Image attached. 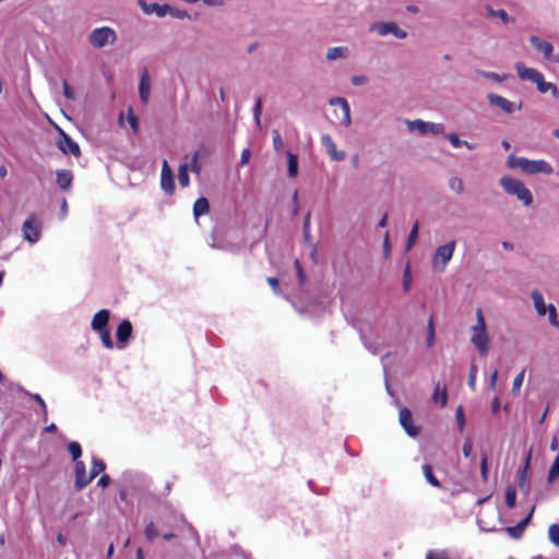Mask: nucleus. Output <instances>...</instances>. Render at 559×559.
I'll return each mask as SVG.
<instances>
[{
  "label": "nucleus",
  "mask_w": 559,
  "mask_h": 559,
  "mask_svg": "<svg viewBox=\"0 0 559 559\" xmlns=\"http://www.w3.org/2000/svg\"><path fill=\"white\" fill-rule=\"evenodd\" d=\"M507 166L509 168H519L525 174H546L550 175L554 169L549 163L543 159L531 160L525 157H518L515 155H509L507 158Z\"/></svg>",
  "instance_id": "obj_1"
},
{
  "label": "nucleus",
  "mask_w": 559,
  "mask_h": 559,
  "mask_svg": "<svg viewBox=\"0 0 559 559\" xmlns=\"http://www.w3.org/2000/svg\"><path fill=\"white\" fill-rule=\"evenodd\" d=\"M471 342L474 344L481 356H487L490 341L480 308L476 309V324L472 326Z\"/></svg>",
  "instance_id": "obj_2"
},
{
  "label": "nucleus",
  "mask_w": 559,
  "mask_h": 559,
  "mask_svg": "<svg viewBox=\"0 0 559 559\" xmlns=\"http://www.w3.org/2000/svg\"><path fill=\"white\" fill-rule=\"evenodd\" d=\"M500 185L508 194L516 195L525 205L533 203L532 193L522 181L504 176L500 179Z\"/></svg>",
  "instance_id": "obj_3"
},
{
  "label": "nucleus",
  "mask_w": 559,
  "mask_h": 559,
  "mask_svg": "<svg viewBox=\"0 0 559 559\" xmlns=\"http://www.w3.org/2000/svg\"><path fill=\"white\" fill-rule=\"evenodd\" d=\"M455 245V240H451L436 249L432 258V267L435 271L443 272L445 270L447 264L453 257Z\"/></svg>",
  "instance_id": "obj_4"
},
{
  "label": "nucleus",
  "mask_w": 559,
  "mask_h": 559,
  "mask_svg": "<svg viewBox=\"0 0 559 559\" xmlns=\"http://www.w3.org/2000/svg\"><path fill=\"white\" fill-rule=\"evenodd\" d=\"M117 40L116 32L109 26L94 28L88 35L90 44L95 48H103Z\"/></svg>",
  "instance_id": "obj_5"
},
{
  "label": "nucleus",
  "mask_w": 559,
  "mask_h": 559,
  "mask_svg": "<svg viewBox=\"0 0 559 559\" xmlns=\"http://www.w3.org/2000/svg\"><path fill=\"white\" fill-rule=\"evenodd\" d=\"M58 131L59 139L57 141V147L64 154H71L74 157H80L82 153L79 144L61 128H58Z\"/></svg>",
  "instance_id": "obj_6"
},
{
  "label": "nucleus",
  "mask_w": 559,
  "mask_h": 559,
  "mask_svg": "<svg viewBox=\"0 0 559 559\" xmlns=\"http://www.w3.org/2000/svg\"><path fill=\"white\" fill-rule=\"evenodd\" d=\"M22 231L24 238L35 243L40 238V223L36 219L35 215H29L22 225Z\"/></svg>",
  "instance_id": "obj_7"
},
{
  "label": "nucleus",
  "mask_w": 559,
  "mask_h": 559,
  "mask_svg": "<svg viewBox=\"0 0 559 559\" xmlns=\"http://www.w3.org/2000/svg\"><path fill=\"white\" fill-rule=\"evenodd\" d=\"M407 127L408 130H417L420 134H441L444 131V126L442 123L425 122L420 119L407 121Z\"/></svg>",
  "instance_id": "obj_8"
},
{
  "label": "nucleus",
  "mask_w": 559,
  "mask_h": 559,
  "mask_svg": "<svg viewBox=\"0 0 559 559\" xmlns=\"http://www.w3.org/2000/svg\"><path fill=\"white\" fill-rule=\"evenodd\" d=\"M371 29L377 31L380 36H385L388 34L394 35L396 38H405L406 32L397 26L395 22H380L374 23L371 26Z\"/></svg>",
  "instance_id": "obj_9"
},
{
  "label": "nucleus",
  "mask_w": 559,
  "mask_h": 559,
  "mask_svg": "<svg viewBox=\"0 0 559 559\" xmlns=\"http://www.w3.org/2000/svg\"><path fill=\"white\" fill-rule=\"evenodd\" d=\"M399 421L408 436L417 437L419 435V428L414 424L412 412L407 407L400 409Z\"/></svg>",
  "instance_id": "obj_10"
},
{
  "label": "nucleus",
  "mask_w": 559,
  "mask_h": 559,
  "mask_svg": "<svg viewBox=\"0 0 559 559\" xmlns=\"http://www.w3.org/2000/svg\"><path fill=\"white\" fill-rule=\"evenodd\" d=\"M160 187L168 194L175 192L174 174L166 159L162 163Z\"/></svg>",
  "instance_id": "obj_11"
},
{
  "label": "nucleus",
  "mask_w": 559,
  "mask_h": 559,
  "mask_svg": "<svg viewBox=\"0 0 559 559\" xmlns=\"http://www.w3.org/2000/svg\"><path fill=\"white\" fill-rule=\"evenodd\" d=\"M515 69L519 78L522 81H530L537 85V82H540V80L544 78V74L540 71L534 68H527L522 62H516Z\"/></svg>",
  "instance_id": "obj_12"
},
{
  "label": "nucleus",
  "mask_w": 559,
  "mask_h": 559,
  "mask_svg": "<svg viewBox=\"0 0 559 559\" xmlns=\"http://www.w3.org/2000/svg\"><path fill=\"white\" fill-rule=\"evenodd\" d=\"M74 474H75L74 484H75L76 490H82L92 481L91 475L86 474V467H85L84 462H82V461L75 462Z\"/></svg>",
  "instance_id": "obj_13"
},
{
  "label": "nucleus",
  "mask_w": 559,
  "mask_h": 559,
  "mask_svg": "<svg viewBox=\"0 0 559 559\" xmlns=\"http://www.w3.org/2000/svg\"><path fill=\"white\" fill-rule=\"evenodd\" d=\"M530 43L536 51L543 53L545 59H547V60L551 59L552 51H554V47H552L551 43L543 40L535 35L530 37Z\"/></svg>",
  "instance_id": "obj_14"
},
{
  "label": "nucleus",
  "mask_w": 559,
  "mask_h": 559,
  "mask_svg": "<svg viewBox=\"0 0 559 559\" xmlns=\"http://www.w3.org/2000/svg\"><path fill=\"white\" fill-rule=\"evenodd\" d=\"M321 143L325 147L328 154L330 155V157L333 160L341 162V160L345 159V157H346L345 152H343V151L338 152L336 150V144L329 134L322 135Z\"/></svg>",
  "instance_id": "obj_15"
},
{
  "label": "nucleus",
  "mask_w": 559,
  "mask_h": 559,
  "mask_svg": "<svg viewBox=\"0 0 559 559\" xmlns=\"http://www.w3.org/2000/svg\"><path fill=\"white\" fill-rule=\"evenodd\" d=\"M330 105L338 106L342 111L341 123L348 127L352 122L350 120V108L347 100L343 97H335L330 99Z\"/></svg>",
  "instance_id": "obj_16"
},
{
  "label": "nucleus",
  "mask_w": 559,
  "mask_h": 559,
  "mask_svg": "<svg viewBox=\"0 0 559 559\" xmlns=\"http://www.w3.org/2000/svg\"><path fill=\"white\" fill-rule=\"evenodd\" d=\"M109 319L110 312L107 309H102L94 314L91 326L95 332L108 329Z\"/></svg>",
  "instance_id": "obj_17"
},
{
  "label": "nucleus",
  "mask_w": 559,
  "mask_h": 559,
  "mask_svg": "<svg viewBox=\"0 0 559 559\" xmlns=\"http://www.w3.org/2000/svg\"><path fill=\"white\" fill-rule=\"evenodd\" d=\"M488 100L491 105L499 107L506 114H512L515 106L512 102L497 94H488Z\"/></svg>",
  "instance_id": "obj_18"
},
{
  "label": "nucleus",
  "mask_w": 559,
  "mask_h": 559,
  "mask_svg": "<svg viewBox=\"0 0 559 559\" xmlns=\"http://www.w3.org/2000/svg\"><path fill=\"white\" fill-rule=\"evenodd\" d=\"M139 3L146 14L155 13L159 17L165 16L170 11L169 4H158L156 2L146 4L143 0H140Z\"/></svg>",
  "instance_id": "obj_19"
},
{
  "label": "nucleus",
  "mask_w": 559,
  "mask_h": 559,
  "mask_svg": "<svg viewBox=\"0 0 559 559\" xmlns=\"http://www.w3.org/2000/svg\"><path fill=\"white\" fill-rule=\"evenodd\" d=\"M534 510H535V508L533 507L531 509L530 513L521 522H519L515 526H509L507 528V532L509 533V535L511 537L518 539V538H520L523 535V532H524L525 527L531 522V519L533 516Z\"/></svg>",
  "instance_id": "obj_20"
},
{
  "label": "nucleus",
  "mask_w": 559,
  "mask_h": 559,
  "mask_svg": "<svg viewBox=\"0 0 559 559\" xmlns=\"http://www.w3.org/2000/svg\"><path fill=\"white\" fill-rule=\"evenodd\" d=\"M133 332V326L129 320H122L117 328L116 336L119 343L124 344L129 341Z\"/></svg>",
  "instance_id": "obj_21"
},
{
  "label": "nucleus",
  "mask_w": 559,
  "mask_h": 559,
  "mask_svg": "<svg viewBox=\"0 0 559 559\" xmlns=\"http://www.w3.org/2000/svg\"><path fill=\"white\" fill-rule=\"evenodd\" d=\"M150 92H151V82H150V75L147 73V71L145 70L141 78H140V83H139V94H140V98L141 100L146 104L148 102V97H150Z\"/></svg>",
  "instance_id": "obj_22"
},
{
  "label": "nucleus",
  "mask_w": 559,
  "mask_h": 559,
  "mask_svg": "<svg viewBox=\"0 0 559 559\" xmlns=\"http://www.w3.org/2000/svg\"><path fill=\"white\" fill-rule=\"evenodd\" d=\"M56 181L61 190H68L73 181V175L70 170L59 169L56 171Z\"/></svg>",
  "instance_id": "obj_23"
},
{
  "label": "nucleus",
  "mask_w": 559,
  "mask_h": 559,
  "mask_svg": "<svg viewBox=\"0 0 559 559\" xmlns=\"http://www.w3.org/2000/svg\"><path fill=\"white\" fill-rule=\"evenodd\" d=\"M432 401L436 404H439L441 407H444L448 403V393H447V386L441 385L440 382H438L435 385L433 394H432Z\"/></svg>",
  "instance_id": "obj_24"
},
{
  "label": "nucleus",
  "mask_w": 559,
  "mask_h": 559,
  "mask_svg": "<svg viewBox=\"0 0 559 559\" xmlns=\"http://www.w3.org/2000/svg\"><path fill=\"white\" fill-rule=\"evenodd\" d=\"M210 212V204L206 198L201 197L193 204V215L198 218Z\"/></svg>",
  "instance_id": "obj_25"
},
{
  "label": "nucleus",
  "mask_w": 559,
  "mask_h": 559,
  "mask_svg": "<svg viewBox=\"0 0 559 559\" xmlns=\"http://www.w3.org/2000/svg\"><path fill=\"white\" fill-rule=\"evenodd\" d=\"M532 300L538 316H545L547 306L545 305L544 297L538 290H533Z\"/></svg>",
  "instance_id": "obj_26"
},
{
  "label": "nucleus",
  "mask_w": 559,
  "mask_h": 559,
  "mask_svg": "<svg viewBox=\"0 0 559 559\" xmlns=\"http://www.w3.org/2000/svg\"><path fill=\"white\" fill-rule=\"evenodd\" d=\"M536 88L539 93L550 92L555 98H559V90L557 86L550 82H546L545 78H543L540 82H537Z\"/></svg>",
  "instance_id": "obj_27"
},
{
  "label": "nucleus",
  "mask_w": 559,
  "mask_h": 559,
  "mask_svg": "<svg viewBox=\"0 0 559 559\" xmlns=\"http://www.w3.org/2000/svg\"><path fill=\"white\" fill-rule=\"evenodd\" d=\"M287 174L289 177L295 178L298 175V158L297 155L287 152Z\"/></svg>",
  "instance_id": "obj_28"
},
{
  "label": "nucleus",
  "mask_w": 559,
  "mask_h": 559,
  "mask_svg": "<svg viewBox=\"0 0 559 559\" xmlns=\"http://www.w3.org/2000/svg\"><path fill=\"white\" fill-rule=\"evenodd\" d=\"M423 473L426 478V480L436 488H441L440 480L435 476L432 466L430 464H424L423 465Z\"/></svg>",
  "instance_id": "obj_29"
},
{
  "label": "nucleus",
  "mask_w": 559,
  "mask_h": 559,
  "mask_svg": "<svg viewBox=\"0 0 559 559\" xmlns=\"http://www.w3.org/2000/svg\"><path fill=\"white\" fill-rule=\"evenodd\" d=\"M310 217H311V214H310V212H308L304 218V226H302L304 240L308 247L313 246V243L311 242Z\"/></svg>",
  "instance_id": "obj_30"
},
{
  "label": "nucleus",
  "mask_w": 559,
  "mask_h": 559,
  "mask_svg": "<svg viewBox=\"0 0 559 559\" xmlns=\"http://www.w3.org/2000/svg\"><path fill=\"white\" fill-rule=\"evenodd\" d=\"M188 170H189V168H188L187 164H182V165L179 166V169H178V181H179L181 187H188L189 186L190 178H189Z\"/></svg>",
  "instance_id": "obj_31"
},
{
  "label": "nucleus",
  "mask_w": 559,
  "mask_h": 559,
  "mask_svg": "<svg viewBox=\"0 0 559 559\" xmlns=\"http://www.w3.org/2000/svg\"><path fill=\"white\" fill-rule=\"evenodd\" d=\"M106 469V464L98 459H93L92 462V468H91V478L92 480L100 473H103Z\"/></svg>",
  "instance_id": "obj_32"
},
{
  "label": "nucleus",
  "mask_w": 559,
  "mask_h": 559,
  "mask_svg": "<svg viewBox=\"0 0 559 559\" xmlns=\"http://www.w3.org/2000/svg\"><path fill=\"white\" fill-rule=\"evenodd\" d=\"M346 51H347L346 47H332L326 52V59L332 61L337 58L345 57Z\"/></svg>",
  "instance_id": "obj_33"
},
{
  "label": "nucleus",
  "mask_w": 559,
  "mask_h": 559,
  "mask_svg": "<svg viewBox=\"0 0 559 559\" xmlns=\"http://www.w3.org/2000/svg\"><path fill=\"white\" fill-rule=\"evenodd\" d=\"M506 503L510 509H513L515 507L516 490L513 486H508L506 489Z\"/></svg>",
  "instance_id": "obj_34"
},
{
  "label": "nucleus",
  "mask_w": 559,
  "mask_h": 559,
  "mask_svg": "<svg viewBox=\"0 0 559 559\" xmlns=\"http://www.w3.org/2000/svg\"><path fill=\"white\" fill-rule=\"evenodd\" d=\"M102 340V343L103 345L107 348V349H112L114 348V342L111 340V335H110V331L109 329H105V330H100V331H96Z\"/></svg>",
  "instance_id": "obj_35"
},
{
  "label": "nucleus",
  "mask_w": 559,
  "mask_h": 559,
  "mask_svg": "<svg viewBox=\"0 0 559 559\" xmlns=\"http://www.w3.org/2000/svg\"><path fill=\"white\" fill-rule=\"evenodd\" d=\"M487 12L491 17L500 19L504 24H508L510 22V17H509L508 13L502 9L495 10L488 5Z\"/></svg>",
  "instance_id": "obj_36"
},
{
  "label": "nucleus",
  "mask_w": 559,
  "mask_h": 559,
  "mask_svg": "<svg viewBox=\"0 0 559 559\" xmlns=\"http://www.w3.org/2000/svg\"><path fill=\"white\" fill-rule=\"evenodd\" d=\"M548 537L551 544L559 547V524H551L548 527Z\"/></svg>",
  "instance_id": "obj_37"
},
{
  "label": "nucleus",
  "mask_w": 559,
  "mask_h": 559,
  "mask_svg": "<svg viewBox=\"0 0 559 559\" xmlns=\"http://www.w3.org/2000/svg\"><path fill=\"white\" fill-rule=\"evenodd\" d=\"M418 229H419V224H418V221H416L411 229V233L408 235V238H407V243H406V248L407 250H409L416 242L417 240V237H418Z\"/></svg>",
  "instance_id": "obj_38"
},
{
  "label": "nucleus",
  "mask_w": 559,
  "mask_h": 559,
  "mask_svg": "<svg viewBox=\"0 0 559 559\" xmlns=\"http://www.w3.org/2000/svg\"><path fill=\"white\" fill-rule=\"evenodd\" d=\"M68 450H69V453L71 454L73 461H75V462L82 455V448H81L80 443L76 441H71L68 444Z\"/></svg>",
  "instance_id": "obj_39"
},
{
  "label": "nucleus",
  "mask_w": 559,
  "mask_h": 559,
  "mask_svg": "<svg viewBox=\"0 0 559 559\" xmlns=\"http://www.w3.org/2000/svg\"><path fill=\"white\" fill-rule=\"evenodd\" d=\"M412 284V272H411V265L409 263L406 264L404 272H403V289L404 292H408Z\"/></svg>",
  "instance_id": "obj_40"
},
{
  "label": "nucleus",
  "mask_w": 559,
  "mask_h": 559,
  "mask_svg": "<svg viewBox=\"0 0 559 559\" xmlns=\"http://www.w3.org/2000/svg\"><path fill=\"white\" fill-rule=\"evenodd\" d=\"M480 474L484 483L488 480V455L483 453L480 456Z\"/></svg>",
  "instance_id": "obj_41"
},
{
  "label": "nucleus",
  "mask_w": 559,
  "mask_h": 559,
  "mask_svg": "<svg viewBox=\"0 0 559 559\" xmlns=\"http://www.w3.org/2000/svg\"><path fill=\"white\" fill-rule=\"evenodd\" d=\"M427 333V347H431L435 343V324L432 317L428 320Z\"/></svg>",
  "instance_id": "obj_42"
},
{
  "label": "nucleus",
  "mask_w": 559,
  "mask_h": 559,
  "mask_svg": "<svg viewBox=\"0 0 559 559\" xmlns=\"http://www.w3.org/2000/svg\"><path fill=\"white\" fill-rule=\"evenodd\" d=\"M144 534H145L146 539L150 542L154 540V538L158 536V531L153 522H150L145 526Z\"/></svg>",
  "instance_id": "obj_43"
},
{
  "label": "nucleus",
  "mask_w": 559,
  "mask_h": 559,
  "mask_svg": "<svg viewBox=\"0 0 559 559\" xmlns=\"http://www.w3.org/2000/svg\"><path fill=\"white\" fill-rule=\"evenodd\" d=\"M547 312H548V318H549L550 324L559 329V321L557 319V310L552 304H549L547 306Z\"/></svg>",
  "instance_id": "obj_44"
},
{
  "label": "nucleus",
  "mask_w": 559,
  "mask_h": 559,
  "mask_svg": "<svg viewBox=\"0 0 559 559\" xmlns=\"http://www.w3.org/2000/svg\"><path fill=\"white\" fill-rule=\"evenodd\" d=\"M449 187L451 190L455 191L456 193L463 192V181L459 177L450 178Z\"/></svg>",
  "instance_id": "obj_45"
},
{
  "label": "nucleus",
  "mask_w": 559,
  "mask_h": 559,
  "mask_svg": "<svg viewBox=\"0 0 559 559\" xmlns=\"http://www.w3.org/2000/svg\"><path fill=\"white\" fill-rule=\"evenodd\" d=\"M476 374H477V367L475 364H472L469 367L467 384L471 388V390H473V391L476 388Z\"/></svg>",
  "instance_id": "obj_46"
},
{
  "label": "nucleus",
  "mask_w": 559,
  "mask_h": 559,
  "mask_svg": "<svg viewBox=\"0 0 559 559\" xmlns=\"http://www.w3.org/2000/svg\"><path fill=\"white\" fill-rule=\"evenodd\" d=\"M524 373H525V370L523 369L513 379V382H512V391L513 392H519L520 391V389H521V386L523 384Z\"/></svg>",
  "instance_id": "obj_47"
},
{
  "label": "nucleus",
  "mask_w": 559,
  "mask_h": 559,
  "mask_svg": "<svg viewBox=\"0 0 559 559\" xmlns=\"http://www.w3.org/2000/svg\"><path fill=\"white\" fill-rule=\"evenodd\" d=\"M453 147H461L462 145H468V142L460 140L455 133H449L445 135Z\"/></svg>",
  "instance_id": "obj_48"
},
{
  "label": "nucleus",
  "mask_w": 559,
  "mask_h": 559,
  "mask_svg": "<svg viewBox=\"0 0 559 559\" xmlns=\"http://www.w3.org/2000/svg\"><path fill=\"white\" fill-rule=\"evenodd\" d=\"M426 559H451V558L447 550H440V551H428L426 555Z\"/></svg>",
  "instance_id": "obj_49"
},
{
  "label": "nucleus",
  "mask_w": 559,
  "mask_h": 559,
  "mask_svg": "<svg viewBox=\"0 0 559 559\" xmlns=\"http://www.w3.org/2000/svg\"><path fill=\"white\" fill-rule=\"evenodd\" d=\"M272 142H273V147L275 151L278 152L282 150L284 144H283L282 136L277 130L272 131Z\"/></svg>",
  "instance_id": "obj_50"
},
{
  "label": "nucleus",
  "mask_w": 559,
  "mask_h": 559,
  "mask_svg": "<svg viewBox=\"0 0 559 559\" xmlns=\"http://www.w3.org/2000/svg\"><path fill=\"white\" fill-rule=\"evenodd\" d=\"M128 122L132 128L133 132L136 133L139 130V122L136 116L133 114L132 109H129L128 114Z\"/></svg>",
  "instance_id": "obj_51"
},
{
  "label": "nucleus",
  "mask_w": 559,
  "mask_h": 559,
  "mask_svg": "<svg viewBox=\"0 0 559 559\" xmlns=\"http://www.w3.org/2000/svg\"><path fill=\"white\" fill-rule=\"evenodd\" d=\"M168 13L176 19L182 20L189 17V14L186 10H180L173 7H170V11H168Z\"/></svg>",
  "instance_id": "obj_52"
},
{
  "label": "nucleus",
  "mask_w": 559,
  "mask_h": 559,
  "mask_svg": "<svg viewBox=\"0 0 559 559\" xmlns=\"http://www.w3.org/2000/svg\"><path fill=\"white\" fill-rule=\"evenodd\" d=\"M62 87H63L64 97L70 100H73L75 98V94H74L73 88L68 84L67 81H63Z\"/></svg>",
  "instance_id": "obj_53"
},
{
  "label": "nucleus",
  "mask_w": 559,
  "mask_h": 559,
  "mask_svg": "<svg viewBox=\"0 0 559 559\" xmlns=\"http://www.w3.org/2000/svg\"><path fill=\"white\" fill-rule=\"evenodd\" d=\"M261 112H262V102H261V98H259L253 108L254 120L258 126H260V123H261V120H260Z\"/></svg>",
  "instance_id": "obj_54"
},
{
  "label": "nucleus",
  "mask_w": 559,
  "mask_h": 559,
  "mask_svg": "<svg viewBox=\"0 0 559 559\" xmlns=\"http://www.w3.org/2000/svg\"><path fill=\"white\" fill-rule=\"evenodd\" d=\"M294 266H295V269L297 271L299 283L304 284L305 281H306V275H305V272L302 270V266H301L300 262L298 260H295Z\"/></svg>",
  "instance_id": "obj_55"
},
{
  "label": "nucleus",
  "mask_w": 559,
  "mask_h": 559,
  "mask_svg": "<svg viewBox=\"0 0 559 559\" xmlns=\"http://www.w3.org/2000/svg\"><path fill=\"white\" fill-rule=\"evenodd\" d=\"M350 81L353 85L361 86L368 83V78L366 75H354Z\"/></svg>",
  "instance_id": "obj_56"
},
{
  "label": "nucleus",
  "mask_w": 559,
  "mask_h": 559,
  "mask_svg": "<svg viewBox=\"0 0 559 559\" xmlns=\"http://www.w3.org/2000/svg\"><path fill=\"white\" fill-rule=\"evenodd\" d=\"M456 421H457V426H459V429L462 431L464 429V426H465V418H464V413H463V409L462 407H459L456 409Z\"/></svg>",
  "instance_id": "obj_57"
},
{
  "label": "nucleus",
  "mask_w": 559,
  "mask_h": 559,
  "mask_svg": "<svg viewBox=\"0 0 559 559\" xmlns=\"http://www.w3.org/2000/svg\"><path fill=\"white\" fill-rule=\"evenodd\" d=\"M530 459H531V456L528 455L527 459H526V463H525V465H524V467H523V469L521 472L520 481H519V486L521 488H523L524 485H525V475H526V471H527L528 465H530Z\"/></svg>",
  "instance_id": "obj_58"
},
{
  "label": "nucleus",
  "mask_w": 559,
  "mask_h": 559,
  "mask_svg": "<svg viewBox=\"0 0 559 559\" xmlns=\"http://www.w3.org/2000/svg\"><path fill=\"white\" fill-rule=\"evenodd\" d=\"M472 449H473V445H472V442L469 439H466L463 443V448H462V452H463V455L465 457H468L472 453Z\"/></svg>",
  "instance_id": "obj_59"
},
{
  "label": "nucleus",
  "mask_w": 559,
  "mask_h": 559,
  "mask_svg": "<svg viewBox=\"0 0 559 559\" xmlns=\"http://www.w3.org/2000/svg\"><path fill=\"white\" fill-rule=\"evenodd\" d=\"M250 156H251L250 150L243 148L241 151V155H240V166H245L249 162Z\"/></svg>",
  "instance_id": "obj_60"
},
{
  "label": "nucleus",
  "mask_w": 559,
  "mask_h": 559,
  "mask_svg": "<svg viewBox=\"0 0 559 559\" xmlns=\"http://www.w3.org/2000/svg\"><path fill=\"white\" fill-rule=\"evenodd\" d=\"M266 281H267L269 285L272 287V289L274 290V293L277 294L280 290L278 280L275 277H267Z\"/></svg>",
  "instance_id": "obj_61"
},
{
  "label": "nucleus",
  "mask_w": 559,
  "mask_h": 559,
  "mask_svg": "<svg viewBox=\"0 0 559 559\" xmlns=\"http://www.w3.org/2000/svg\"><path fill=\"white\" fill-rule=\"evenodd\" d=\"M32 397L41 406L43 413L46 416L47 415V406H46L45 401L41 399V396L39 394H34Z\"/></svg>",
  "instance_id": "obj_62"
},
{
  "label": "nucleus",
  "mask_w": 559,
  "mask_h": 559,
  "mask_svg": "<svg viewBox=\"0 0 559 559\" xmlns=\"http://www.w3.org/2000/svg\"><path fill=\"white\" fill-rule=\"evenodd\" d=\"M497 380H498V370L495 369L491 374H490V379H489V385L492 390H495L496 388V383H497Z\"/></svg>",
  "instance_id": "obj_63"
},
{
  "label": "nucleus",
  "mask_w": 559,
  "mask_h": 559,
  "mask_svg": "<svg viewBox=\"0 0 559 559\" xmlns=\"http://www.w3.org/2000/svg\"><path fill=\"white\" fill-rule=\"evenodd\" d=\"M110 483V477L108 475H103L98 481L97 485L100 487H107Z\"/></svg>",
  "instance_id": "obj_64"
}]
</instances>
